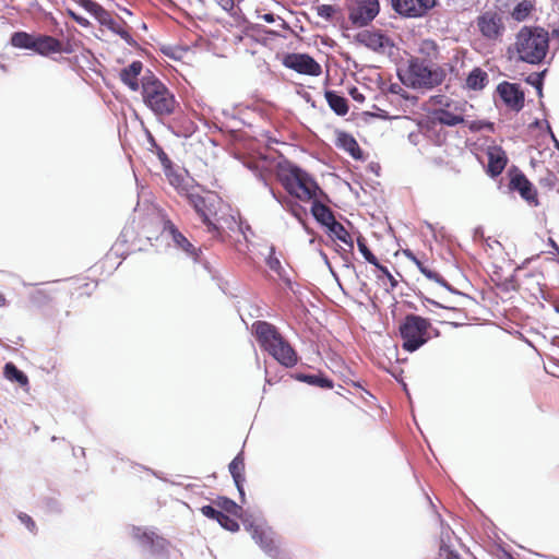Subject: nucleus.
I'll use <instances>...</instances> for the list:
<instances>
[{
  "label": "nucleus",
  "instance_id": "nucleus-42",
  "mask_svg": "<svg viewBox=\"0 0 559 559\" xmlns=\"http://www.w3.org/2000/svg\"><path fill=\"white\" fill-rule=\"evenodd\" d=\"M300 379L309 384L318 385L323 389H332L333 388L332 380L324 378V377L307 374V376H302Z\"/></svg>",
  "mask_w": 559,
  "mask_h": 559
},
{
  "label": "nucleus",
  "instance_id": "nucleus-24",
  "mask_svg": "<svg viewBox=\"0 0 559 559\" xmlns=\"http://www.w3.org/2000/svg\"><path fill=\"white\" fill-rule=\"evenodd\" d=\"M143 71V63L139 60L133 61L128 67L120 71L119 78L121 82L128 86L131 91L136 92L141 85L139 83V76Z\"/></svg>",
  "mask_w": 559,
  "mask_h": 559
},
{
  "label": "nucleus",
  "instance_id": "nucleus-39",
  "mask_svg": "<svg viewBox=\"0 0 559 559\" xmlns=\"http://www.w3.org/2000/svg\"><path fill=\"white\" fill-rule=\"evenodd\" d=\"M215 504L219 508V511L225 514H230L235 518H239L241 514V507L228 498L219 497L215 501Z\"/></svg>",
  "mask_w": 559,
  "mask_h": 559
},
{
  "label": "nucleus",
  "instance_id": "nucleus-58",
  "mask_svg": "<svg viewBox=\"0 0 559 559\" xmlns=\"http://www.w3.org/2000/svg\"><path fill=\"white\" fill-rule=\"evenodd\" d=\"M555 308H556V311L559 313V304H558V305H556V307H555Z\"/></svg>",
  "mask_w": 559,
  "mask_h": 559
},
{
  "label": "nucleus",
  "instance_id": "nucleus-32",
  "mask_svg": "<svg viewBox=\"0 0 559 559\" xmlns=\"http://www.w3.org/2000/svg\"><path fill=\"white\" fill-rule=\"evenodd\" d=\"M325 99L330 108L338 116H345L348 112V105L345 97L340 96L334 91H326Z\"/></svg>",
  "mask_w": 559,
  "mask_h": 559
},
{
  "label": "nucleus",
  "instance_id": "nucleus-1",
  "mask_svg": "<svg viewBox=\"0 0 559 559\" xmlns=\"http://www.w3.org/2000/svg\"><path fill=\"white\" fill-rule=\"evenodd\" d=\"M513 49L519 61L539 64L549 50V34L543 27L523 26L515 35Z\"/></svg>",
  "mask_w": 559,
  "mask_h": 559
},
{
  "label": "nucleus",
  "instance_id": "nucleus-14",
  "mask_svg": "<svg viewBox=\"0 0 559 559\" xmlns=\"http://www.w3.org/2000/svg\"><path fill=\"white\" fill-rule=\"evenodd\" d=\"M510 190L518 191L530 204L538 205L537 191L526 176L519 169L510 170Z\"/></svg>",
  "mask_w": 559,
  "mask_h": 559
},
{
  "label": "nucleus",
  "instance_id": "nucleus-6",
  "mask_svg": "<svg viewBox=\"0 0 559 559\" xmlns=\"http://www.w3.org/2000/svg\"><path fill=\"white\" fill-rule=\"evenodd\" d=\"M407 75L409 84L415 88H432L440 85L445 79L444 70L431 68L419 58L409 60Z\"/></svg>",
  "mask_w": 559,
  "mask_h": 559
},
{
  "label": "nucleus",
  "instance_id": "nucleus-22",
  "mask_svg": "<svg viewBox=\"0 0 559 559\" xmlns=\"http://www.w3.org/2000/svg\"><path fill=\"white\" fill-rule=\"evenodd\" d=\"M403 253L406 257V259L413 262L428 280L433 281L440 284L441 286H449L448 282L438 271H436L430 265L421 261L412 250L405 249Z\"/></svg>",
  "mask_w": 559,
  "mask_h": 559
},
{
  "label": "nucleus",
  "instance_id": "nucleus-46",
  "mask_svg": "<svg viewBox=\"0 0 559 559\" xmlns=\"http://www.w3.org/2000/svg\"><path fill=\"white\" fill-rule=\"evenodd\" d=\"M201 513L209 518V519H212V520H218V518L221 516L222 514V511L215 509L214 507L212 506H203L201 508Z\"/></svg>",
  "mask_w": 559,
  "mask_h": 559
},
{
  "label": "nucleus",
  "instance_id": "nucleus-4",
  "mask_svg": "<svg viewBox=\"0 0 559 559\" xmlns=\"http://www.w3.org/2000/svg\"><path fill=\"white\" fill-rule=\"evenodd\" d=\"M399 336L402 348L405 352L414 353L438 336V330L428 318L409 313L399 324Z\"/></svg>",
  "mask_w": 559,
  "mask_h": 559
},
{
  "label": "nucleus",
  "instance_id": "nucleus-21",
  "mask_svg": "<svg viewBox=\"0 0 559 559\" xmlns=\"http://www.w3.org/2000/svg\"><path fill=\"white\" fill-rule=\"evenodd\" d=\"M274 349L266 353L282 366L292 368L297 364L298 355L285 338L282 340V344L275 345Z\"/></svg>",
  "mask_w": 559,
  "mask_h": 559
},
{
  "label": "nucleus",
  "instance_id": "nucleus-20",
  "mask_svg": "<svg viewBox=\"0 0 559 559\" xmlns=\"http://www.w3.org/2000/svg\"><path fill=\"white\" fill-rule=\"evenodd\" d=\"M33 51L47 57L52 53H61L67 50L63 48L62 41L58 38L50 35H37Z\"/></svg>",
  "mask_w": 559,
  "mask_h": 559
},
{
  "label": "nucleus",
  "instance_id": "nucleus-31",
  "mask_svg": "<svg viewBox=\"0 0 559 559\" xmlns=\"http://www.w3.org/2000/svg\"><path fill=\"white\" fill-rule=\"evenodd\" d=\"M488 74L481 68H474L466 78L465 87L473 91H480L488 84Z\"/></svg>",
  "mask_w": 559,
  "mask_h": 559
},
{
  "label": "nucleus",
  "instance_id": "nucleus-23",
  "mask_svg": "<svg viewBox=\"0 0 559 559\" xmlns=\"http://www.w3.org/2000/svg\"><path fill=\"white\" fill-rule=\"evenodd\" d=\"M167 181L175 190L180 194L185 195L194 186L192 179H189L187 175L175 169L174 165L170 168L164 170Z\"/></svg>",
  "mask_w": 559,
  "mask_h": 559
},
{
  "label": "nucleus",
  "instance_id": "nucleus-17",
  "mask_svg": "<svg viewBox=\"0 0 559 559\" xmlns=\"http://www.w3.org/2000/svg\"><path fill=\"white\" fill-rule=\"evenodd\" d=\"M497 91L508 107L516 111L523 108L524 93L516 84L503 82L498 85Z\"/></svg>",
  "mask_w": 559,
  "mask_h": 559
},
{
  "label": "nucleus",
  "instance_id": "nucleus-10",
  "mask_svg": "<svg viewBox=\"0 0 559 559\" xmlns=\"http://www.w3.org/2000/svg\"><path fill=\"white\" fill-rule=\"evenodd\" d=\"M437 4V0H391L392 9L404 17H423Z\"/></svg>",
  "mask_w": 559,
  "mask_h": 559
},
{
  "label": "nucleus",
  "instance_id": "nucleus-2",
  "mask_svg": "<svg viewBox=\"0 0 559 559\" xmlns=\"http://www.w3.org/2000/svg\"><path fill=\"white\" fill-rule=\"evenodd\" d=\"M429 105L431 109L421 124L427 132L438 126L455 127L465 121L466 102L438 94L429 98Z\"/></svg>",
  "mask_w": 559,
  "mask_h": 559
},
{
  "label": "nucleus",
  "instance_id": "nucleus-38",
  "mask_svg": "<svg viewBox=\"0 0 559 559\" xmlns=\"http://www.w3.org/2000/svg\"><path fill=\"white\" fill-rule=\"evenodd\" d=\"M533 10L534 4L531 0H522L514 7L511 15L515 21L522 22L528 17Z\"/></svg>",
  "mask_w": 559,
  "mask_h": 559
},
{
  "label": "nucleus",
  "instance_id": "nucleus-18",
  "mask_svg": "<svg viewBox=\"0 0 559 559\" xmlns=\"http://www.w3.org/2000/svg\"><path fill=\"white\" fill-rule=\"evenodd\" d=\"M488 165L487 174L492 178L498 177L504 170L508 157L501 146H489L487 150Z\"/></svg>",
  "mask_w": 559,
  "mask_h": 559
},
{
  "label": "nucleus",
  "instance_id": "nucleus-15",
  "mask_svg": "<svg viewBox=\"0 0 559 559\" xmlns=\"http://www.w3.org/2000/svg\"><path fill=\"white\" fill-rule=\"evenodd\" d=\"M163 233L167 234L171 238L176 248L182 250L193 259L198 258L199 250L168 218L163 219Z\"/></svg>",
  "mask_w": 559,
  "mask_h": 559
},
{
  "label": "nucleus",
  "instance_id": "nucleus-45",
  "mask_svg": "<svg viewBox=\"0 0 559 559\" xmlns=\"http://www.w3.org/2000/svg\"><path fill=\"white\" fill-rule=\"evenodd\" d=\"M155 147V153L163 166V170L170 168L173 166V162L168 157V155L165 153V151L158 146L155 142L153 143Z\"/></svg>",
  "mask_w": 559,
  "mask_h": 559
},
{
  "label": "nucleus",
  "instance_id": "nucleus-8",
  "mask_svg": "<svg viewBox=\"0 0 559 559\" xmlns=\"http://www.w3.org/2000/svg\"><path fill=\"white\" fill-rule=\"evenodd\" d=\"M348 19L353 25L362 27L368 25L379 13L378 0H350Z\"/></svg>",
  "mask_w": 559,
  "mask_h": 559
},
{
  "label": "nucleus",
  "instance_id": "nucleus-16",
  "mask_svg": "<svg viewBox=\"0 0 559 559\" xmlns=\"http://www.w3.org/2000/svg\"><path fill=\"white\" fill-rule=\"evenodd\" d=\"M356 39L359 44L376 52H384L392 46L390 37L380 31L365 29L357 34Z\"/></svg>",
  "mask_w": 559,
  "mask_h": 559
},
{
  "label": "nucleus",
  "instance_id": "nucleus-19",
  "mask_svg": "<svg viewBox=\"0 0 559 559\" xmlns=\"http://www.w3.org/2000/svg\"><path fill=\"white\" fill-rule=\"evenodd\" d=\"M95 288V282H91L86 278H76L71 281L69 284L62 286L61 293L70 295V298L78 300L85 297H90Z\"/></svg>",
  "mask_w": 559,
  "mask_h": 559
},
{
  "label": "nucleus",
  "instance_id": "nucleus-40",
  "mask_svg": "<svg viewBox=\"0 0 559 559\" xmlns=\"http://www.w3.org/2000/svg\"><path fill=\"white\" fill-rule=\"evenodd\" d=\"M317 14L326 22L333 21L340 9L331 4H320L314 8Z\"/></svg>",
  "mask_w": 559,
  "mask_h": 559
},
{
  "label": "nucleus",
  "instance_id": "nucleus-25",
  "mask_svg": "<svg viewBox=\"0 0 559 559\" xmlns=\"http://www.w3.org/2000/svg\"><path fill=\"white\" fill-rule=\"evenodd\" d=\"M335 145L338 148L347 152L354 159H356V160L364 159L362 150L360 148L358 142L352 134L344 132V131L337 132Z\"/></svg>",
  "mask_w": 559,
  "mask_h": 559
},
{
  "label": "nucleus",
  "instance_id": "nucleus-27",
  "mask_svg": "<svg viewBox=\"0 0 559 559\" xmlns=\"http://www.w3.org/2000/svg\"><path fill=\"white\" fill-rule=\"evenodd\" d=\"M229 472L233 476V479L236 484V487L240 493L243 496V481H245V457L243 453H238L234 460L229 463Z\"/></svg>",
  "mask_w": 559,
  "mask_h": 559
},
{
  "label": "nucleus",
  "instance_id": "nucleus-12",
  "mask_svg": "<svg viewBox=\"0 0 559 559\" xmlns=\"http://www.w3.org/2000/svg\"><path fill=\"white\" fill-rule=\"evenodd\" d=\"M252 328L255 338L263 350H275L274 346L282 344L284 337L275 325L266 321H257L253 323Z\"/></svg>",
  "mask_w": 559,
  "mask_h": 559
},
{
  "label": "nucleus",
  "instance_id": "nucleus-59",
  "mask_svg": "<svg viewBox=\"0 0 559 559\" xmlns=\"http://www.w3.org/2000/svg\"><path fill=\"white\" fill-rule=\"evenodd\" d=\"M558 253H559V249H558Z\"/></svg>",
  "mask_w": 559,
  "mask_h": 559
},
{
  "label": "nucleus",
  "instance_id": "nucleus-5",
  "mask_svg": "<svg viewBox=\"0 0 559 559\" xmlns=\"http://www.w3.org/2000/svg\"><path fill=\"white\" fill-rule=\"evenodd\" d=\"M281 182L293 197L309 202L318 197L321 189L317 181L298 166H289L281 175Z\"/></svg>",
  "mask_w": 559,
  "mask_h": 559
},
{
  "label": "nucleus",
  "instance_id": "nucleus-48",
  "mask_svg": "<svg viewBox=\"0 0 559 559\" xmlns=\"http://www.w3.org/2000/svg\"><path fill=\"white\" fill-rule=\"evenodd\" d=\"M19 520L31 531V532H35L36 531V524L34 522V520L26 513H23L21 512L19 514Z\"/></svg>",
  "mask_w": 559,
  "mask_h": 559
},
{
  "label": "nucleus",
  "instance_id": "nucleus-52",
  "mask_svg": "<svg viewBox=\"0 0 559 559\" xmlns=\"http://www.w3.org/2000/svg\"><path fill=\"white\" fill-rule=\"evenodd\" d=\"M79 25L83 26V27H88L91 25L90 21L87 19H85L84 16L82 15H76L74 16V20Z\"/></svg>",
  "mask_w": 559,
  "mask_h": 559
},
{
  "label": "nucleus",
  "instance_id": "nucleus-44",
  "mask_svg": "<svg viewBox=\"0 0 559 559\" xmlns=\"http://www.w3.org/2000/svg\"><path fill=\"white\" fill-rule=\"evenodd\" d=\"M266 265L277 274H281L283 271L280 259L276 257L274 247L270 248V253L266 258Z\"/></svg>",
  "mask_w": 559,
  "mask_h": 559
},
{
  "label": "nucleus",
  "instance_id": "nucleus-56",
  "mask_svg": "<svg viewBox=\"0 0 559 559\" xmlns=\"http://www.w3.org/2000/svg\"><path fill=\"white\" fill-rule=\"evenodd\" d=\"M294 215H295L299 221H301V216L299 215V212L294 211Z\"/></svg>",
  "mask_w": 559,
  "mask_h": 559
},
{
  "label": "nucleus",
  "instance_id": "nucleus-7",
  "mask_svg": "<svg viewBox=\"0 0 559 559\" xmlns=\"http://www.w3.org/2000/svg\"><path fill=\"white\" fill-rule=\"evenodd\" d=\"M476 27L480 35L490 43L502 39L506 32L502 13L496 10H487L476 17Z\"/></svg>",
  "mask_w": 559,
  "mask_h": 559
},
{
  "label": "nucleus",
  "instance_id": "nucleus-37",
  "mask_svg": "<svg viewBox=\"0 0 559 559\" xmlns=\"http://www.w3.org/2000/svg\"><path fill=\"white\" fill-rule=\"evenodd\" d=\"M106 27L111 31L112 33L120 36L126 43L132 44L134 43L130 32L128 31V25L123 20H115L112 19Z\"/></svg>",
  "mask_w": 559,
  "mask_h": 559
},
{
  "label": "nucleus",
  "instance_id": "nucleus-13",
  "mask_svg": "<svg viewBox=\"0 0 559 559\" xmlns=\"http://www.w3.org/2000/svg\"><path fill=\"white\" fill-rule=\"evenodd\" d=\"M252 328L255 338L263 350H275L274 346L282 344L284 337L275 325L266 321H257L253 323Z\"/></svg>",
  "mask_w": 559,
  "mask_h": 559
},
{
  "label": "nucleus",
  "instance_id": "nucleus-51",
  "mask_svg": "<svg viewBox=\"0 0 559 559\" xmlns=\"http://www.w3.org/2000/svg\"><path fill=\"white\" fill-rule=\"evenodd\" d=\"M222 9H224L227 12H230L234 10L235 2L234 0H214Z\"/></svg>",
  "mask_w": 559,
  "mask_h": 559
},
{
  "label": "nucleus",
  "instance_id": "nucleus-36",
  "mask_svg": "<svg viewBox=\"0 0 559 559\" xmlns=\"http://www.w3.org/2000/svg\"><path fill=\"white\" fill-rule=\"evenodd\" d=\"M58 294H62L61 293V287H57V286H47V287H43V288H39L37 289L34 294H33V299L35 302L37 304H45L47 301H51L56 298V296Z\"/></svg>",
  "mask_w": 559,
  "mask_h": 559
},
{
  "label": "nucleus",
  "instance_id": "nucleus-47",
  "mask_svg": "<svg viewBox=\"0 0 559 559\" xmlns=\"http://www.w3.org/2000/svg\"><path fill=\"white\" fill-rule=\"evenodd\" d=\"M374 266L382 273L383 276H385L389 280L393 288L397 285V281L394 278V276L391 274V272L385 265H382L380 262H378V265Z\"/></svg>",
  "mask_w": 559,
  "mask_h": 559
},
{
  "label": "nucleus",
  "instance_id": "nucleus-11",
  "mask_svg": "<svg viewBox=\"0 0 559 559\" xmlns=\"http://www.w3.org/2000/svg\"><path fill=\"white\" fill-rule=\"evenodd\" d=\"M283 64L300 74L319 76L322 73L320 63L307 53H288L285 56Z\"/></svg>",
  "mask_w": 559,
  "mask_h": 559
},
{
  "label": "nucleus",
  "instance_id": "nucleus-9",
  "mask_svg": "<svg viewBox=\"0 0 559 559\" xmlns=\"http://www.w3.org/2000/svg\"><path fill=\"white\" fill-rule=\"evenodd\" d=\"M183 197L188 200L189 204L192 205L202 222L207 226L209 231L215 235L218 234L217 225L211 219V216L215 214V212L212 210V204L209 200L199 194L194 186Z\"/></svg>",
  "mask_w": 559,
  "mask_h": 559
},
{
  "label": "nucleus",
  "instance_id": "nucleus-53",
  "mask_svg": "<svg viewBox=\"0 0 559 559\" xmlns=\"http://www.w3.org/2000/svg\"><path fill=\"white\" fill-rule=\"evenodd\" d=\"M263 21L266 23H273L275 21L274 15L272 13H266L262 15Z\"/></svg>",
  "mask_w": 559,
  "mask_h": 559
},
{
  "label": "nucleus",
  "instance_id": "nucleus-54",
  "mask_svg": "<svg viewBox=\"0 0 559 559\" xmlns=\"http://www.w3.org/2000/svg\"><path fill=\"white\" fill-rule=\"evenodd\" d=\"M7 305V299L4 295L0 293V307H4Z\"/></svg>",
  "mask_w": 559,
  "mask_h": 559
},
{
  "label": "nucleus",
  "instance_id": "nucleus-43",
  "mask_svg": "<svg viewBox=\"0 0 559 559\" xmlns=\"http://www.w3.org/2000/svg\"><path fill=\"white\" fill-rule=\"evenodd\" d=\"M217 522L219 523V525L222 527H224L225 530L233 532V533L239 531V527H240L239 523L237 522L235 516L233 518V515L225 514L224 512H222Z\"/></svg>",
  "mask_w": 559,
  "mask_h": 559
},
{
  "label": "nucleus",
  "instance_id": "nucleus-41",
  "mask_svg": "<svg viewBox=\"0 0 559 559\" xmlns=\"http://www.w3.org/2000/svg\"><path fill=\"white\" fill-rule=\"evenodd\" d=\"M357 247L367 262H369L372 265H378L379 261H378L377 257L368 248V246L366 243V239L362 236H359L357 238Z\"/></svg>",
  "mask_w": 559,
  "mask_h": 559
},
{
  "label": "nucleus",
  "instance_id": "nucleus-3",
  "mask_svg": "<svg viewBox=\"0 0 559 559\" xmlns=\"http://www.w3.org/2000/svg\"><path fill=\"white\" fill-rule=\"evenodd\" d=\"M143 103L156 116H170L175 112L177 100L169 88L150 70L141 78Z\"/></svg>",
  "mask_w": 559,
  "mask_h": 559
},
{
  "label": "nucleus",
  "instance_id": "nucleus-49",
  "mask_svg": "<svg viewBox=\"0 0 559 559\" xmlns=\"http://www.w3.org/2000/svg\"><path fill=\"white\" fill-rule=\"evenodd\" d=\"M421 50H427L428 56L436 57L438 53L437 45L431 40H426L421 45Z\"/></svg>",
  "mask_w": 559,
  "mask_h": 559
},
{
  "label": "nucleus",
  "instance_id": "nucleus-34",
  "mask_svg": "<svg viewBox=\"0 0 559 559\" xmlns=\"http://www.w3.org/2000/svg\"><path fill=\"white\" fill-rule=\"evenodd\" d=\"M36 36L22 31L15 32L10 38V44L15 48L33 50Z\"/></svg>",
  "mask_w": 559,
  "mask_h": 559
},
{
  "label": "nucleus",
  "instance_id": "nucleus-57",
  "mask_svg": "<svg viewBox=\"0 0 559 559\" xmlns=\"http://www.w3.org/2000/svg\"><path fill=\"white\" fill-rule=\"evenodd\" d=\"M550 241H551V247H554L558 251L559 247L556 245V242L554 240H550Z\"/></svg>",
  "mask_w": 559,
  "mask_h": 559
},
{
  "label": "nucleus",
  "instance_id": "nucleus-28",
  "mask_svg": "<svg viewBox=\"0 0 559 559\" xmlns=\"http://www.w3.org/2000/svg\"><path fill=\"white\" fill-rule=\"evenodd\" d=\"M76 2L105 27L114 19L107 10L93 0H76Z\"/></svg>",
  "mask_w": 559,
  "mask_h": 559
},
{
  "label": "nucleus",
  "instance_id": "nucleus-55",
  "mask_svg": "<svg viewBox=\"0 0 559 559\" xmlns=\"http://www.w3.org/2000/svg\"><path fill=\"white\" fill-rule=\"evenodd\" d=\"M67 14H68L72 20H74V16H76V15H78V14H76L73 10H71V9H67Z\"/></svg>",
  "mask_w": 559,
  "mask_h": 559
},
{
  "label": "nucleus",
  "instance_id": "nucleus-33",
  "mask_svg": "<svg viewBox=\"0 0 559 559\" xmlns=\"http://www.w3.org/2000/svg\"><path fill=\"white\" fill-rule=\"evenodd\" d=\"M328 229L330 231V235L345 243L349 247V250H353L354 248V241L350 236V234L347 231V229L344 227V225L336 219H334L329 226Z\"/></svg>",
  "mask_w": 559,
  "mask_h": 559
},
{
  "label": "nucleus",
  "instance_id": "nucleus-29",
  "mask_svg": "<svg viewBox=\"0 0 559 559\" xmlns=\"http://www.w3.org/2000/svg\"><path fill=\"white\" fill-rule=\"evenodd\" d=\"M251 536L265 552H276L277 547L273 537L260 526H252Z\"/></svg>",
  "mask_w": 559,
  "mask_h": 559
},
{
  "label": "nucleus",
  "instance_id": "nucleus-26",
  "mask_svg": "<svg viewBox=\"0 0 559 559\" xmlns=\"http://www.w3.org/2000/svg\"><path fill=\"white\" fill-rule=\"evenodd\" d=\"M138 539L143 546L150 548L154 555H160L167 551L169 543L162 536L156 535L154 532H142L136 535Z\"/></svg>",
  "mask_w": 559,
  "mask_h": 559
},
{
  "label": "nucleus",
  "instance_id": "nucleus-30",
  "mask_svg": "<svg viewBox=\"0 0 559 559\" xmlns=\"http://www.w3.org/2000/svg\"><path fill=\"white\" fill-rule=\"evenodd\" d=\"M311 201V213L313 217L318 223L328 227L335 219L332 210L328 205L317 200V198Z\"/></svg>",
  "mask_w": 559,
  "mask_h": 559
},
{
  "label": "nucleus",
  "instance_id": "nucleus-50",
  "mask_svg": "<svg viewBox=\"0 0 559 559\" xmlns=\"http://www.w3.org/2000/svg\"><path fill=\"white\" fill-rule=\"evenodd\" d=\"M349 95L357 103L365 102V95L355 86L349 90Z\"/></svg>",
  "mask_w": 559,
  "mask_h": 559
},
{
  "label": "nucleus",
  "instance_id": "nucleus-35",
  "mask_svg": "<svg viewBox=\"0 0 559 559\" xmlns=\"http://www.w3.org/2000/svg\"><path fill=\"white\" fill-rule=\"evenodd\" d=\"M3 373L8 380H10L12 382H16L22 386H25L28 384L27 376L23 371L17 369V367L13 362L5 364V366L3 368Z\"/></svg>",
  "mask_w": 559,
  "mask_h": 559
}]
</instances>
